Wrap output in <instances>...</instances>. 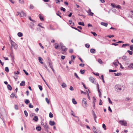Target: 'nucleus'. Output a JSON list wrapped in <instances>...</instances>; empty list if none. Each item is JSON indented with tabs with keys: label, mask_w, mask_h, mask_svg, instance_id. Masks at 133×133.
<instances>
[{
	"label": "nucleus",
	"mask_w": 133,
	"mask_h": 133,
	"mask_svg": "<svg viewBox=\"0 0 133 133\" xmlns=\"http://www.w3.org/2000/svg\"><path fill=\"white\" fill-rule=\"evenodd\" d=\"M101 79L102 80L103 82V83H105V82L103 76L102 75L101 76Z\"/></svg>",
	"instance_id": "52"
},
{
	"label": "nucleus",
	"mask_w": 133,
	"mask_h": 133,
	"mask_svg": "<svg viewBox=\"0 0 133 133\" xmlns=\"http://www.w3.org/2000/svg\"><path fill=\"white\" fill-rule=\"evenodd\" d=\"M45 100L49 104V100L48 98H45Z\"/></svg>",
	"instance_id": "53"
},
{
	"label": "nucleus",
	"mask_w": 133,
	"mask_h": 133,
	"mask_svg": "<svg viewBox=\"0 0 133 133\" xmlns=\"http://www.w3.org/2000/svg\"><path fill=\"white\" fill-rule=\"evenodd\" d=\"M98 62L100 64H101V63H102V61L100 59H98Z\"/></svg>",
	"instance_id": "58"
},
{
	"label": "nucleus",
	"mask_w": 133,
	"mask_h": 133,
	"mask_svg": "<svg viewBox=\"0 0 133 133\" xmlns=\"http://www.w3.org/2000/svg\"><path fill=\"white\" fill-rule=\"evenodd\" d=\"M93 115L94 117V118H96L97 117L96 116V115L95 114V113L93 111Z\"/></svg>",
	"instance_id": "45"
},
{
	"label": "nucleus",
	"mask_w": 133,
	"mask_h": 133,
	"mask_svg": "<svg viewBox=\"0 0 133 133\" xmlns=\"http://www.w3.org/2000/svg\"><path fill=\"white\" fill-rule=\"evenodd\" d=\"M117 71V70H112L111 69H110L109 70V71L110 72H115Z\"/></svg>",
	"instance_id": "43"
},
{
	"label": "nucleus",
	"mask_w": 133,
	"mask_h": 133,
	"mask_svg": "<svg viewBox=\"0 0 133 133\" xmlns=\"http://www.w3.org/2000/svg\"><path fill=\"white\" fill-rule=\"evenodd\" d=\"M127 52L129 53V54L130 55H132V51L128 50L127 51Z\"/></svg>",
	"instance_id": "50"
},
{
	"label": "nucleus",
	"mask_w": 133,
	"mask_h": 133,
	"mask_svg": "<svg viewBox=\"0 0 133 133\" xmlns=\"http://www.w3.org/2000/svg\"><path fill=\"white\" fill-rule=\"evenodd\" d=\"M55 48L56 49H57L59 46V45L57 43H55Z\"/></svg>",
	"instance_id": "25"
},
{
	"label": "nucleus",
	"mask_w": 133,
	"mask_h": 133,
	"mask_svg": "<svg viewBox=\"0 0 133 133\" xmlns=\"http://www.w3.org/2000/svg\"><path fill=\"white\" fill-rule=\"evenodd\" d=\"M38 60H39V61L40 63L41 64H43V62H42L43 59L41 58L40 57H38Z\"/></svg>",
	"instance_id": "20"
},
{
	"label": "nucleus",
	"mask_w": 133,
	"mask_h": 133,
	"mask_svg": "<svg viewBox=\"0 0 133 133\" xmlns=\"http://www.w3.org/2000/svg\"><path fill=\"white\" fill-rule=\"evenodd\" d=\"M36 129L38 131H40L41 130V127L38 126L36 127Z\"/></svg>",
	"instance_id": "24"
},
{
	"label": "nucleus",
	"mask_w": 133,
	"mask_h": 133,
	"mask_svg": "<svg viewBox=\"0 0 133 133\" xmlns=\"http://www.w3.org/2000/svg\"><path fill=\"white\" fill-rule=\"evenodd\" d=\"M101 24L102 25L104 26L105 27L107 26L108 25V24L107 23H105L103 22H102L101 23Z\"/></svg>",
	"instance_id": "7"
},
{
	"label": "nucleus",
	"mask_w": 133,
	"mask_h": 133,
	"mask_svg": "<svg viewBox=\"0 0 133 133\" xmlns=\"http://www.w3.org/2000/svg\"><path fill=\"white\" fill-rule=\"evenodd\" d=\"M39 17L41 21H43L44 20L42 16L40 14L39 15Z\"/></svg>",
	"instance_id": "14"
},
{
	"label": "nucleus",
	"mask_w": 133,
	"mask_h": 133,
	"mask_svg": "<svg viewBox=\"0 0 133 133\" xmlns=\"http://www.w3.org/2000/svg\"><path fill=\"white\" fill-rule=\"evenodd\" d=\"M15 96V94L13 93H12L10 95V97L11 98H14V96Z\"/></svg>",
	"instance_id": "33"
},
{
	"label": "nucleus",
	"mask_w": 133,
	"mask_h": 133,
	"mask_svg": "<svg viewBox=\"0 0 133 133\" xmlns=\"http://www.w3.org/2000/svg\"><path fill=\"white\" fill-rule=\"evenodd\" d=\"M44 66L46 68V69H47V70L49 72H50V71H49V69H48V68L46 65V64H44Z\"/></svg>",
	"instance_id": "46"
},
{
	"label": "nucleus",
	"mask_w": 133,
	"mask_h": 133,
	"mask_svg": "<svg viewBox=\"0 0 133 133\" xmlns=\"http://www.w3.org/2000/svg\"><path fill=\"white\" fill-rule=\"evenodd\" d=\"M87 100L85 98H83V99L82 101V103L83 105L84 106H86L87 105Z\"/></svg>",
	"instance_id": "4"
},
{
	"label": "nucleus",
	"mask_w": 133,
	"mask_h": 133,
	"mask_svg": "<svg viewBox=\"0 0 133 133\" xmlns=\"http://www.w3.org/2000/svg\"><path fill=\"white\" fill-rule=\"evenodd\" d=\"M61 10L63 11H65V9L62 7L61 8Z\"/></svg>",
	"instance_id": "56"
},
{
	"label": "nucleus",
	"mask_w": 133,
	"mask_h": 133,
	"mask_svg": "<svg viewBox=\"0 0 133 133\" xmlns=\"http://www.w3.org/2000/svg\"><path fill=\"white\" fill-rule=\"evenodd\" d=\"M102 127L104 129V130H106V126L105 124H102Z\"/></svg>",
	"instance_id": "41"
},
{
	"label": "nucleus",
	"mask_w": 133,
	"mask_h": 133,
	"mask_svg": "<svg viewBox=\"0 0 133 133\" xmlns=\"http://www.w3.org/2000/svg\"><path fill=\"white\" fill-rule=\"evenodd\" d=\"M43 125H44V127L46 129L48 128V126L46 123H45Z\"/></svg>",
	"instance_id": "17"
},
{
	"label": "nucleus",
	"mask_w": 133,
	"mask_h": 133,
	"mask_svg": "<svg viewBox=\"0 0 133 133\" xmlns=\"http://www.w3.org/2000/svg\"><path fill=\"white\" fill-rule=\"evenodd\" d=\"M49 65L51 68H52V67H53L51 61H50L49 62Z\"/></svg>",
	"instance_id": "18"
},
{
	"label": "nucleus",
	"mask_w": 133,
	"mask_h": 133,
	"mask_svg": "<svg viewBox=\"0 0 133 133\" xmlns=\"http://www.w3.org/2000/svg\"><path fill=\"white\" fill-rule=\"evenodd\" d=\"M111 5L113 8H115L116 5H115L114 4L111 3Z\"/></svg>",
	"instance_id": "62"
},
{
	"label": "nucleus",
	"mask_w": 133,
	"mask_h": 133,
	"mask_svg": "<svg viewBox=\"0 0 133 133\" xmlns=\"http://www.w3.org/2000/svg\"><path fill=\"white\" fill-rule=\"evenodd\" d=\"M38 87L40 90L41 91H42L43 89L41 85H38Z\"/></svg>",
	"instance_id": "44"
},
{
	"label": "nucleus",
	"mask_w": 133,
	"mask_h": 133,
	"mask_svg": "<svg viewBox=\"0 0 133 133\" xmlns=\"http://www.w3.org/2000/svg\"><path fill=\"white\" fill-rule=\"evenodd\" d=\"M129 45L128 44H122V47H123L124 46H129Z\"/></svg>",
	"instance_id": "30"
},
{
	"label": "nucleus",
	"mask_w": 133,
	"mask_h": 133,
	"mask_svg": "<svg viewBox=\"0 0 133 133\" xmlns=\"http://www.w3.org/2000/svg\"><path fill=\"white\" fill-rule=\"evenodd\" d=\"M115 8L118 9H121V7L119 5H116Z\"/></svg>",
	"instance_id": "49"
},
{
	"label": "nucleus",
	"mask_w": 133,
	"mask_h": 133,
	"mask_svg": "<svg viewBox=\"0 0 133 133\" xmlns=\"http://www.w3.org/2000/svg\"><path fill=\"white\" fill-rule=\"evenodd\" d=\"M90 52L91 53L94 54L95 53V50L94 49H91L90 50Z\"/></svg>",
	"instance_id": "15"
},
{
	"label": "nucleus",
	"mask_w": 133,
	"mask_h": 133,
	"mask_svg": "<svg viewBox=\"0 0 133 133\" xmlns=\"http://www.w3.org/2000/svg\"><path fill=\"white\" fill-rule=\"evenodd\" d=\"M90 81L92 83H94V82L95 79L92 77H90L89 78Z\"/></svg>",
	"instance_id": "8"
},
{
	"label": "nucleus",
	"mask_w": 133,
	"mask_h": 133,
	"mask_svg": "<svg viewBox=\"0 0 133 133\" xmlns=\"http://www.w3.org/2000/svg\"><path fill=\"white\" fill-rule=\"evenodd\" d=\"M112 63L115 66H116L118 65V64H120V63H119L118 60H116V62H113Z\"/></svg>",
	"instance_id": "6"
},
{
	"label": "nucleus",
	"mask_w": 133,
	"mask_h": 133,
	"mask_svg": "<svg viewBox=\"0 0 133 133\" xmlns=\"http://www.w3.org/2000/svg\"><path fill=\"white\" fill-rule=\"evenodd\" d=\"M25 103L26 104H28L29 103V101L28 99H26L25 100Z\"/></svg>",
	"instance_id": "54"
},
{
	"label": "nucleus",
	"mask_w": 133,
	"mask_h": 133,
	"mask_svg": "<svg viewBox=\"0 0 133 133\" xmlns=\"http://www.w3.org/2000/svg\"><path fill=\"white\" fill-rule=\"evenodd\" d=\"M128 67L130 69L133 68V63H130L128 66Z\"/></svg>",
	"instance_id": "12"
},
{
	"label": "nucleus",
	"mask_w": 133,
	"mask_h": 133,
	"mask_svg": "<svg viewBox=\"0 0 133 133\" xmlns=\"http://www.w3.org/2000/svg\"><path fill=\"white\" fill-rule=\"evenodd\" d=\"M26 14L24 13L23 11H21L20 12V17H23L24 16H26Z\"/></svg>",
	"instance_id": "5"
},
{
	"label": "nucleus",
	"mask_w": 133,
	"mask_h": 133,
	"mask_svg": "<svg viewBox=\"0 0 133 133\" xmlns=\"http://www.w3.org/2000/svg\"><path fill=\"white\" fill-rule=\"evenodd\" d=\"M11 47H13L14 46V45H15V43L13 41H12V42L11 43Z\"/></svg>",
	"instance_id": "35"
},
{
	"label": "nucleus",
	"mask_w": 133,
	"mask_h": 133,
	"mask_svg": "<svg viewBox=\"0 0 133 133\" xmlns=\"http://www.w3.org/2000/svg\"><path fill=\"white\" fill-rule=\"evenodd\" d=\"M91 33L93 34L94 36H97V34L95 32H91Z\"/></svg>",
	"instance_id": "34"
},
{
	"label": "nucleus",
	"mask_w": 133,
	"mask_h": 133,
	"mask_svg": "<svg viewBox=\"0 0 133 133\" xmlns=\"http://www.w3.org/2000/svg\"><path fill=\"white\" fill-rule=\"evenodd\" d=\"M89 16H92L94 15V13L91 12L89 13Z\"/></svg>",
	"instance_id": "59"
},
{
	"label": "nucleus",
	"mask_w": 133,
	"mask_h": 133,
	"mask_svg": "<svg viewBox=\"0 0 133 133\" xmlns=\"http://www.w3.org/2000/svg\"><path fill=\"white\" fill-rule=\"evenodd\" d=\"M62 86L63 88H64L66 87V84L64 83H63L62 84Z\"/></svg>",
	"instance_id": "29"
},
{
	"label": "nucleus",
	"mask_w": 133,
	"mask_h": 133,
	"mask_svg": "<svg viewBox=\"0 0 133 133\" xmlns=\"http://www.w3.org/2000/svg\"><path fill=\"white\" fill-rule=\"evenodd\" d=\"M7 88H8V89L10 90H11L12 89V87L9 84L8 85Z\"/></svg>",
	"instance_id": "13"
},
{
	"label": "nucleus",
	"mask_w": 133,
	"mask_h": 133,
	"mask_svg": "<svg viewBox=\"0 0 133 133\" xmlns=\"http://www.w3.org/2000/svg\"><path fill=\"white\" fill-rule=\"evenodd\" d=\"M23 71H24V72H25V74L26 75H29V74L24 69L23 70Z\"/></svg>",
	"instance_id": "57"
},
{
	"label": "nucleus",
	"mask_w": 133,
	"mask_h": 133,
	"mask_svg": "<svg viewBox=\"0 0 133 133\" xmlns=\"http://www.w3.org/2000/svg\"><path fill=\"white\" fill-rule=\"evenodd\" d=\"M120 124L122 125L126 126L127 125V123L126 121L124 120H120L119 121Z\"/></svg>",
	"instance_id": "2"
},
{
	"label": "nucleus",
	"mask_w": 133,
	"mask_h": 133,
	"mask_svg": "<svg viewBox=\"0 0 133 133\" xmlns=\"http://www.w3.org/2000/svg\"><path fill=\"white\" fill-rule=\"evenodd\" d=\"M92 130L94 133H97L96 129L95 126L93 127Z\"/></svg>",
	"instance_id": "11"
},
{
	"label": "nucleus",
	"mask_w": 133,
	"mask_h": 133,
	"mask_svg": "<svg viewBox=\"0 0 133 133\" xmlns=\"http://www.w3.org/2000/svg\"><path fill=\"white\" fill-rule=\"evenodd\" d=\"M34 6L33 5H32V4H31L30 5V6H29V8L30 9H34Z\"/></svg>",
	"instance_id": "31"
},
{
	"label": "nucleus",
	"mask_w": 133,
	"mask_h": 133,
	"mask_svg": "<svg viewBox=\"0 0 133 133\" xmlns=\"http://www.w3.org/2000/svg\"><path fill=\"white\" fill-rule=\"evenodd\" d=\"M85 46L86 48H89L90 47V45L89 44L87 43L85 44Z\"/></svg>",
	"instance_id": "40"
},
{
	"label": "nucleus",
	"mask_w": 133,
	"mask_h": 133,
	"mask_svg": "<svg viewBox=\"0 0 133 133\" xmlns=\"http://www.w3.org/2000/svg\"><path fill=\"white\" fill-rule=\"evenodd\" d=\"M60 45L61 46L62 50L64 51H66L67 50V48H65V46L63 45V44L62 43H60Z\"/></svg>",
	"instance_id": "1"
},
{
	"label": "nucleus",
	"mask_w": 133,
	"mask_h": 133,
	"mask_svg": "<svg viewBox=\"0 0 133 133\" xmlns=\"http://www.w3.org/2000/svg\"><path fill=\"white\" fill-rule=\"evenodd\" d=\"M61 14V13L59 11H58L57 13H56V14L58 16L59 15H60Z\"/></svg>",
	"instance_id": "63"
},
{
	"label": "nucleus",
	"mask_w": 133,
	"mask_h": 133,
	"mask_svg": "<svg viewBox=\"0 0 133 133\" xmlns=\"http://www.w3.org/2000/svg\"><path fill=\"white\" fill-rule=\"evenodd\" d=\"M115 88L116 91L117 92H119L121 90V88L118 85H116Z\"/></svg>",
	"instance_id": "3"
},
{
	"label": "nucleus",
	"mask_w": 133,
	"mask_h": 133,
	"mask_svg": "<svg viewBox=\"0 0 133 133\" xmlns=\"http://www.w3.org/2000/svg\"><path fill=\"white\" fill-rule=\"evenodd\" d=\"M19 3L21 4H23L24 3V1L23 0H19Z\"/></svg>",
	"instance_id": "39"
},
{
	"label": "nucleus",
	"mask_w": 133,
	"mask_h": 133,
	"mask_svg": "<svg viewBox=\"0 0 133 133\" xmlns=\"http://www.w3.org/2000/svg\"><path fill=\"white\" fill-rule=\"evenodd\" d=\"M130 49L133 51V45H132L130 46Z\"/></svg>",
	"instance_id": "47"
},
{
	"label": "nucleus",
	"mask_w": 133,
	"mask_h": 133,
	"mask_svg": "<svg viewBox=\"0 0 133 133\" xmlns=\"http://www.w3.org/2000/svg\"><path fill=\"white\" fill-rule=\"evenodd\" d=\"M18 36L19 37H21L23 36V34L21 32H19L17 34Z\"/></svg>",
	"instance_id": "19"
},
{
	"label": "nucleus",
	"mask_w": 133,
	"mask_h": 133,
	"mask_svg": "<svg viewBox=\"0 0 133 133\" xmlns=\"http://www.w3.org/2000/svg\"><path fill=\"white\" fill-rule=\"evenodd\" d=\"M20 85L21 86H24L25 85V83L24 81H23L20 83Z\"/></svg>",
	"instance_id": "10"
},
{
	"label": "nucleus",
	"mask_w": 133,
	"mask_h": 133,
	"mask_svg": "<svg viewBox=\"0 0 133 133\" xmlns=\"http://www.w3.org/2000/svg\"><path fill=\"white\" fill-rule=\"evenodd\" d=\"M5 70L7 72H8L9 71V69L7 67H6L5 68Z\"/></svg>",
	"instance_id": "42"
},
{
	"label": "nucleus",
	"mask_w": 133,
	"mask_h": 133,
	"mask_svg": "<svg viewBox=\"0 0 133 133\" xmlns=\"http://www.w3.org/2000/svg\"><path fill=\"white\" fill-rule=\"evenodd\" d=\"M33 119L35 121H37L38 120V118L37 117L34 116V117Z\"/></svg>",
	"instance_id": "23"
},
{
	"label": "nucleus",
	"mask_w": 133,
	"mask_h": 133,
	"mask_svg": "<svg viewBox=\"0 0 133 133\" xmlns=\"http://www.w3.org/2000/svg\"><path fill=\"white\" fill-rule=\"evenodd\" d=\"M75 57V56L73 55H72L71 56V58H72L73 59H74Z\"/></svg>",
	"instance_id": "64"
},
{
	"label": "nucleus",
	"mask_w": 133,
	"mask_h": 133,
	"mask_svg": "<svg viewBox=\"0 0 133 133\" xmlns=\"http://www.w3.org/2000/svg\"><path fill=\"white\" fill-rule=\"evenodd\" d=\"M49 116L50 118H52L53 116V115L52 113L51 112H50L49 114Z\"/></svg>",
	"instance_id": "36"
},
{
	"label": "nucleus",
	"mask_w": 133,
	"mask_h": 133,
	"mask_svg": "<svg viewBox=\"0 0 133 133\" xmlns=\"http://www.w3.org/2000/svg\"><path fill=\"white\" fill-rule=\"evenodd\" d=\"M49 124L51 125H53L55 124V123L54 121H50L49 122Z\"/></svg>",
	"instance_id": "9"
},
{
	"label": "nucleus",
	"mask_w": 133,
	"mask_h": 133,
	"mask_svg": "<svg viewBox=\"0 0 133 133\" xmlns=\"http://www.w3.org/2000/svg\"><path fill=\"white\" fill-rule=\"evenodd\" d=\"M127 58V57L125 56H124L122 58V59L124 60L125 61Z\"/></svg>",
	"instance_id": "32"
},
{
	"label": "nucleus",
	"mask_w": 133,
	"mask_h": 133,
	"mask_svg": "<svg viewBox=\"0 0 133 133\" xmlns=\"http://www.w3.org/2000/svg\"><path fill=\"white\" fill-rule=\"evenodd\" d=\"M29 107L30 108H33V105H32L31 103H30L29 104Z\"/></svg>",
	"instance_id": "61"
},
{
	"label": "nucleus",
	"mask_w": 133,
	"mask_h": 133,
	"mask_svg": "<svg viewBox=\"0 0 133 133\" xmlns=\"http://www.w3.org/2000/svg\"><path fill=\"white\" fill-rule=\"evenodd\" d=\"M74 76L77 78L79 80L80 79V78H79L78 76L77 75V74L76 72H74Z\"/></svg>",
	"instance_id": "21"
},
{
	"label": "nucleus",
	"mask_w": 133,
	"mask_h": 133,
	"mask_svg": "<svg viewBox=\"0 0 133 133\" xmlns=\"http://www.w3.org/2000/svg\"><path fill=\"white\" fill-rule=\"evenodd\" d=\"M85 70H82L81 69L80 71V72L82 74H84L85 72Z\"/></svg>",
	"instance_id": "16"
},
{
	"label": "nucleus",
	"mask_w": 133,
	"mask_h": 133,
	"mask_svg": "<svg viewBox=\"0 0 133 133\" xmlns=\"http://www.w3.org/2000/svg\"><path fill=\"white\" fill-rule=\"evenodd\" d=\"M72 101L73 104H76L77 103L76 101H75L74 98H72Z\"/></svg>",
	"instance_id": "22"
},
{
	"label": "nucleus",
	"mask_w": 133,
	"mask_h": 133,
	"mask_svg": "<svg viewBox=\"0 0 133 133\" xmlns=\"http://www.w3.org/2000/svg\"><path fill=\"white\" fill-rule=\"evenodd\" d=\"M24 113L25 115L26 116V117L28 116V114L26 110L24 111Z\"/></svg>",
	"instance_id": "51"
},
{
	"label": "nucleus",
	"mask_w": 133,
	"mask_h": 133,
	"mask_svg": "<svg viewBox=\"0 0 133 133\" xmlns=\"http://www.w3.org/2000/svg\"><path fill=\"white\" fill-rule=\"evenodd\" d=\"M43 80H44V82L45 84H46V85L48 87V88L50 89V87H49V86L48 85V83H47L46 82V81L44 79H43Z\"/></svg>",
	"instance_id": "60"
},
{
	"label": "nucleus",
	"mask_w": 133,
	"mask_h": 133,
	"mask_svg": "<svg viewBox=\"0 0 133 133\" xmlns=\"http://www.w3.org/2000/svg\"><path fill=\"white\" fill-rule=\"evenodd\" d=\"M78 24L80 25H82L83 26H84V24L83 22H79L78 23Z\"/></svg>",
	"instance_id": "26"
},
{
	"label": "nucleus",
	"mask_w": 133,
	"mask_h": 133,
	"mask_svg": "<svg viewBox=\"0 0 133 133\" xmlns=\"http://www.w3.org/2000/svg\"><path fill=\"white\" fill-rule=\"evenodd\" d=\"M114 74H115V76H119L121 75V73H114Z\"/></svg>",
	"instance_id": "28"
},
{
	"label": "nucleus",
	"mask_w": 133,
	"mask_h": 133,
	"mask_svg": "<svg viewBox=\"0 0 133 133\" xmlns=\"http://www.w3.org/2000/svg\"><path fill=\"white\" fill-rule=\"evenodd\" d=\"M114 35H108L107 36V37H108L109 38H110L112 37H114Z\"/></svg>",
	"instance_id": "48"
},
{
	"label": "nucleus",
	"mask_w": 133,
	"mask_h": 133,
	"mask_svg": "<svg viewBox=\"0 0 133 133\" xmlns=\"http://www.w3.org/2000/svg\"><path fill=\"white\" fill-rule=\"evenodd\" d=\"M71 112H72V113H71V115H72L73 116L75 117H76L77 118L78 120L79 121V118H78V117H77V116H75V115H74V114H73V111H72V110H71Z\"/></svg>",
	"instance_id": "27"
},
{
	"label": "nucleus",
	"mask_w": 133,
	"mask_h": 133,
	"mask_svg": "<svg viewBox=\"0 0 133 133\" xmlns=\"http://www.w3.org/2000/svg\"><path fill=\"white\" fill-rule=\"evenodd\" d=\"M13 47L15 49H16L17 48L18 46L17 44L15 43V45H14V46Z\"/></svg>",
	"instance_id": "38"
},
{
	"label": "nucleus",
	"mask_w": 133,
	"mask_h": 133,
	"mask_svg": "<svg viewBox=\"0 0 133 133\" xmlns=\"http://www.w3.org/2000/svg\"><path fill=\"white\" fill-rule=\"evenodd\" d=\"M108 101H109V102L111 104H112V102L110 100V98H109V97H108Z\"/></svg>",
	"instance_id": "55"
},
{
	"label": "nucleus",
	"mask_w": 133,
	"mask_h": 133,
	"mask_svg": "<svg viewBox=\"0 0 133 133\" xmlns=\"http://www.w3.org/2000/svg\"><path fill=\"white\" fill-rule=\"evenodd\" d=\"M98 92L99 93V96L100 98H101L102 97V96L101 95V92H100V91L99 90H98Z\"/></svg>",
	"instance_id": "37"
}]
</instances>
